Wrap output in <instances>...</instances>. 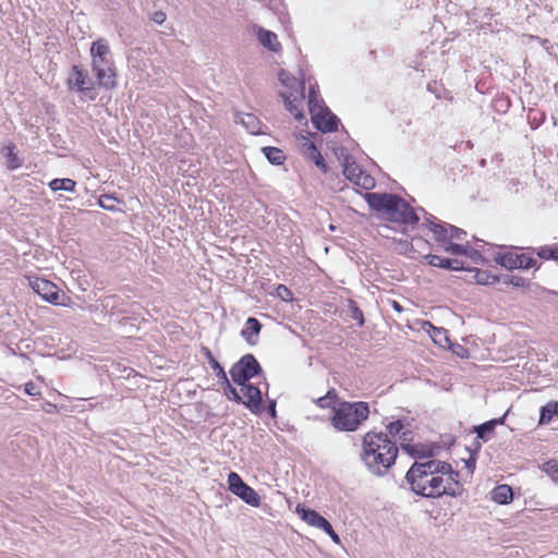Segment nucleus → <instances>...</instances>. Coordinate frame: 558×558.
Listing matches in <instances>:
<instances>
[{
    "label": "nucleus",
    "instance_id": "14",
    "mask_svg": "<svg viewBox=\"0 0 558 558\" xmlns=\"http://www.w3.org/2000/svg\"><path fill=\"white\" fill-rule=\"evenodd\" d=\"M242 391L244 392V396L247 398L246 401L242 399V402H239L240 404H244L252 413L259 414L263 411V395L259 389L254 384L246 383L245 386H241Z\"/></svg>",
    "mask_w": 558,
    "mask_h": 558
},
{
    "label": "nucleus",
    "instance_id": "13",
    "mask_svg": "<svg viewBox=\"0 0 558 558\" xmlns=\"http://www.w3.org/2000/svg\"><path fill=\"white\" fill-rule=\"evenodd\" d=\"M435 217L429 215V217L425 218V223L428 226V229L433 232L435 241L442 246L447 252L451 251L453 253V242L452 235H448L447 225L438 223L435 220Z\"/></svg>",
    "mask_w": 558,
    "mask_h": 558
},
{
    "label": "nucleus",
    "instance_id": "33",
    "mask_svg": "<svg viewBox=\"0 0 558 558\" xmlns=\"http://www.w3.org/2000/svg\"><path fill=\"white\" fill-rule=\"evenodd\" d=\"M470 271L474 272L473 278L475 279L476 283L478 284H494L497 283V275L492 274L489 270H481L477 268L469 269Z\"/></svg>",
    "mask_w": 558,
    "mask_h": 558
},
{
    "label": "nucleus",
    "instance_id": "25",
    "mask_svg": "<svg viewBox=\"0 0 558 558\" xmlns=\"http://www.w3.org/2000/svg\"><path fill=\"white\" fill-rule=\"evenodd\" d=\"M257 37L260 45H263L265 48L269 49L270 51H278L280 45L277 41V35L275 33L259 27Z\"/></svg>",
    "mask_w": 558,
    "mask_h": 558
},
{
    "label": "nucleus",
    "instance_id": "31",
    "mask_svg": "<svg viewBox=\"0 0 558 558\" xmlns=\"http://www.w3.org/2000/svg\"><path fill=\"white\" fill-rule=\"evenodd\" d=\"M481 448H482V442H480L477 440H474L473 444L469 448H466L470 451V457H469V459H462V462L464 463V466L468 470L469 474H472L475 469L476 456H477L478 451L481 450Z\"/></svg>",
    "mask_w": 558,
    "mask_h": 558
},
{
    "label": "nucleus",
    "instance_id": "21",
    "mask_svg": "<svg viewBox=\"0 0 558 558\" xmlns=\"http://www.w3.org/2000/svg\"><path fill=\"white\" fill-rule=\"evenodd\" d=\"M492 499L499 505H508L513 500V490L507 484H500L492 490Z\"/></svg>",
    "mask_w": 558,
    "mask_h": 558
},
{
    "label": "nucleus",
    "instance_id": "2",
    "mask_svg": "<svg viewBox=\"0 0 558 558\" xmlns=\"http://www.w3.org/2000/svg\"><path fill=\"white\" fill-rule=\"evenodd\" d=\"M364 199L372 210L388 221L414 226L420 220L411 205L398 194L369 192L365 193Z\"/></svg>",
    "mask_w": 558,
    "mask_h": 558
},
{
    "label": "nucleus",
    "instance_id": "8",
    "mask_svg": "<svg viewBox=\"0 0 558 558\" xmlns=\"http://www.w3.org/2000/svg\"><path fill=\"white\" fill-rule=\"evenodd\" d=\"M203 351H204V355L207 359L208 364L215 372V375L218 378V383L222 387L226 397L231 401L242 402V397L239 395L238 390L231 385L223 367L215 359L211 351L208 348H204Z\"/></svg>",
    "mask_w": 558,
    "mask_h": 558
},
{
    "label": "nucleus",
    "instance_id": "39",
    "mask_svg": "<svg viewBox=\"0 0 558 558\" xmlns=\"http://www.w3.org/2000/svg\"><path fill=\"white\" fill-rule=\"evenodd\" d=\"M337 397L335 389H330L325 396L319 397L315 400V403L319 408H329L331 401Z\"/></svg>",
    "mask_w": 558,
    "mask_h": 558
},
{
    "label": "nucleus",
    "instance_id": "43",
    "mask_svg": "<svg viewBox=\"0 0 558 558\" xmlns=\"http://www.w3.org/2000/svg\"><path fill=\"white\" fill-rule=\"evenodd\" d=\"M456 356L461 359L472 357L471 349L456 342Z\"/></svg>",
    "mask_w": 558,
    "mask_h": 558
},
{
    "label": "nucleus",
    "instance_id": "23",
    "mask_svg": "<svg viewBox=\"0 0 558 558\" xmlns=\"http://www.w3.org/2000/svg\"><path fill=\"white\" fill-rule=\"evenodd\" d=\"M235 122H240L252 134L259 132L260 122L258 118L253 113H236Z\"/></svg>",
    "mask_w": 558,
    "mask_h": 558
},
{
    "label": "nucleus",
    "instance_id": "15",
    "mask_svg": "<svg viewBox=\"0 0 558 558\" xmlns=\"http://www.w3.org/2000/svg\"><path fill=\"white\" fill-rule=\"evenodd\" d=\"M440 447L435 444H403V451L416 461L429 459L438 454Z\"/></svg>",
    "mask_w": 558,
    "mask_h": 558
},
{
    "label": "nucleus",
    "instance_id": "20",
    "mask_svg": "<svg viewBox=\"0 0 558 558\" xmlns=\"http://www.w3.org/2000/svg\"><path fill=\"white\" fill-rule=\"evenodd\" d=\"M444 494L453 496V493H449L447 490V487L444 485V478L441 476L437 474L432 475L429 480V485L424 497L436 498L440 497Z\"/></svg>",
    "mask_w": 558,
    "mask_h": 558
},
{
    "label": "nucleus",
    "instance_id": "1",
    "mask_svg": "<svg viewBox=\"0 0 558 558\" xmlns=\"http://www.w3.org/2000/svg\"><path fill=\"white\" fill-rule=\"evenodd\" d=\"M361 459L367 470L376 475H385L396 462L399 448L383 432H367L362 439Z\"/></svg>",
    "mask_w": 558,
    "mask_h": 558
},
{
    "label": "nucleus",
    "instance_id": "11",
    "mask_svg": "<svg viewBox=\"0 0 558 558\" xmlns=\"http://www.w3.org/2000/svg\"><path fill=\"white\" fill-rule=\"evenodd\" d=\"M33 290L43 298V300L53 304L60 305L61 294L58 287L49 280L36 278L31 282Z\"/></svg>",
    "mask_w": 558,
    "mask_h": 558
},
{
    "label": "nucleus",
    "instance_id": "58",
    "mask_svg": "<svg viewBox=\"0 0 558 558\" xmlns=\"http://www.w3.org/2000/svg\"><path fill=\"white\" fill-rule=\"evenodd\" d=\"M454 264H456V271L464 269L463 265L462 264L460 265V263L457 258L454 260Z\"/></svg>",
    "mask_w": 558,
    "mask_h": 558
},
{
    "label": "nucleus",
    "instance_id": "48",
    "mask_svg": "<svg viewBox=\"0 0 558 558\" xmlns=\"http://www.w3.org/2000/svg\"><path fill=\"white\" fill-rule=\"evenodd\" d=\"M166 13L162 12V11H156L153 15H151V20L156 23V24H162L165 21H166Z\"/></svg>",
    "mask_w": 558,
    "mask_h": 558
},
{
    "label": "nucleus",
    "instance_id": "36",
    "mask_svg": "<svg viewBox=\"0 0 558 558\" xmlns=\"http://www.w3.org/2000/svg\"><path fill=\"white\" fill-rule=\"evenodd\" d=\"M282 97L284 98V106L286 109L294 116L295 120L299 122L306 121V118L304 113L299 109V107L295 105V100H291L290 97H286L284 94H282Z\"/></svg>",
    "mask_w": 558,
    "mask_h": 558
},
{
    "label": "nucleus",
    "instance_id": "49",
    "mask_svg": "<svg viewBox=\"0 0 558 558\" xmlns=\"http://www.w3.org/2000/svg\"><path fill=\"white\" fill-rule=\"evenodd\" d=\"M440 386L445 390H450L452 384H451V376L450 374L445 375L440 380Z\"/></svg>",
    "mask_w": 558,
    "mask_h": 558
},
{
    "label": "nucleus",
    "instance_id": "30",
    "mask_svg": "<svg viewBox=\"0 0 558 558\" xmlns=\"http://www.w3.org/2000/svg\"><path fill=\"white\" fill-rule=\"evenodd\" d=\"M265 157L271 165L280 166L286 160V155L280 148L266 146L262 148Z\"/></svg>",
    "mask_w": 558,
    "mask_h": 558
},
{
    "label": "nucleus",
    "instance_id": "53",
    "mask_svg": "<svg viewBox=\"0 0 558 558\" xmlns=\"http://www.w3.org/2000/svg\"><path fill=\"white\" fill-rule=\"evenodd\" d=\"M512 275H500L498 276L497 275V279L499 283H502L505 286H511V283L509 282V279H511Z\"/></svg>",
    "mask_w": 558,
    "mask_h": 558
},
{
    "label": "nucleus",
    "instance_id": "52",
    "mask_svg": "<svg viewBox=\"0 0 558 558\" xmlns=\"http://www.w3.org/2000/svg\"><path fill=\"white\" fill-rule=\"evenodd\" d=\"M324 532L330 536V538L333 541V543H336V544H340V537H339V535L333 531V527H332V526H331V531L328 529V530H325Z\"/></svg>",
    "mask_w": 558,
    "mask_h": 558
},
{
    "label": "nucleus",
    "instance_id": "28",
    "mask_svg": "<svg viewBox=\"0 0 558 558\" xmlns=\"http://www.w3.org/2000/svg\"><path fill=\"white\" fill-rule=\"evenodd\" d=\"M14 150H15V144H13V143L5 145L2 149V154L7 160V167L10 170H15V169L22 167V165H23L21 158L17 156V154Z\"/></svg>",
    "mask_w": 558,
    "mask_h": 558
},
{
    "label": "nucleus",
    "instance_id": "42",
    "mask_svg": "<svg viewBox=\"0 0 558 558\" xmlns=\"http://www.w3.org/2000/svg\"><path fill=\"white\" fill-rule=\"evenodd\" d=\"M117 201H118V198H116L111 195L104 194L99 197V205L104 209L116 210V206L112 203L117 202Z\"/></svg>",
    "mask_w": 558,
    "mask_h": 558
},
{
    "label": "nucleus",
    "instance_id": "34",
    "mask_svg": "<svg viewBox=\"0 0 558 558\" xmlns=\"http://www.w3.org/2000/svg\"><path fill=\"white\" fill-rule=\"evenodd\" d=\"M425 258L427 259V262L430 266L439 267V268H444V269H450V270L453 269V259H451V258L441 257V256L435 255V254H428L425 256Z\"/></svg>",
    "mask_w": 558,
    "mask_h": 558
},
{
    "label": "nucleus",
    "instance_id": "47",
    "mask_svg": "<svg viewBox=\"0 0 558 558\" xmlns=\"http://www.w3.org/2000/svg\"><path fill=\"white\" fill-rule=\"evenodd\" d=\"M359 185H361L365 190L372 189L374 186V179L371 175L365 174L363 172V175H362V179H360Z\"/></svg>",
    "mask_w": 558,
    "mask_h": 558
},
{
    "label": "nucleus",
    "instance_id": "18",
    "mask_svg": "<svg viewBox=\"0 0 558 558\" xmlns=\"http://www.w3.org/2000/svg\"><path fill=\"white\" fill-rule=\"evenodd\" d=\"M343 174L354 184H360V179H362L363 170L359 167L351 155H345L342 162Z\"/></svg>",
    "mask_w": 558,
    "mask_h": 558
},
{
    "label": "nucleus",
    "instance_id": "41",
    "mask_svg": "<svg viewBox=\"0 0 558 558\" xmlns=\"http://www.w3.org/2000/svg\"><path fill=\"white\" fill-rule=\"evenodd\" d=\"M323 106H325L324 102L318 104L316 87L310 86V90H308V110H310V112H312V108L313 109L322 108Z\"/></svg>",
    "mask_w": 558,
    "mask_h": 558
},
{
    "label": "nucleus",
    "instance_id": "29",
    "mask_svg": "<svg viewBox=\"0 0 558 558\" xmlns=\"http://www.w3.org/2000/svg\"><path fill=\"white\" fill-rule=\"evenodd\" d=\"M495 432V427H494V423L487 421V422H484L480 425H476L473 427L472 429V433H475L476 434V438L474 440H477L481 442L484 441H488L493 434Z\"/></svg>",
    "mask_w": 558,
    "mask_h": 558
},
{
    "label": "nucleus",
    "instance_id": "9",
    "mask_svg": "<svg viewBox=\"0 0 558 558\" xmlns=\"http://www.w3.org/2000/svg\"><path fill=\"white\" fill-rule=\"evenodd\" d=\"M311 120L313 125L323 133H330L338 130L339 118L330 111L327 106L312 108Z\"/></svg>",
    "mask_w": 558,
    "mask_h": 558
},
{
    "label": "nucleus",
    "instance_id": "35",
    "mask_svg": "<svg viewBox=\"0 0 558 558\" xmlns=\"http://www.w3.org/2000/svg\"><path fill=\"white\" fill-rule=\"evenodd\" d=\"M536 254L543 259L558 260V244L539 246Z\"/></svg>",
    "mask_w": 558,
    "mask_h": 558
},
{
    "label": "nucleus",
    "instance_id": "59",
    "mask_svg": "<svg viewBox=\"0 0 558 558\" xmlns=\"http://www.w3.org/2000/svg\"><path fill=\"white\" fill-rule=\"evenodd\" d=\"M301 88H302V90H304V89H305V84H304V82H302V84H301Z\"/></svg>",
    "mask_w": 558,
    "mask_h": 558
},
{
    "label": "nucleus",
    "instance_id": "26",
    "mask_svg": "<svg viewBox=\"0 0 558 558\" xmlns=\"http://www.w3.org/2000/svg\"><path fill=\"white\" fill-rule=\"evenodd\" d=\"M554 416H558V401H549L541 408L538 425L548 424Z\"/></svg>",
    "mask_w": 558,
    "mask_h": 558
},
{
    "label": "nucleus",
    "instance_id": "50",
    "mask_svg": "<svg viewBox=\"0 0 558 558\" xmlns=\"http://www.w3.org/2000/svg\"><path fill=\"white\" fill-rule=\"evenodd\" d=\"M400 446H401V449L403 450V444H411V440H412V437H411V432L407 430V432H402L401 433V436H400Z\"/></svg>",
    "mask_w": 558,
    "mask_h": 558
},
{
    "label": "nucleus",
    "instance_id": "24",
    "mask_svg": "<svg viewBox=\"0 0 558 558\" xmlns=\"http://www.w3.org/2000/svg\"><path fill=\"white\" fill-rule=\"evenodd\" d=\"M432 330L429 331L430 338L437 345L441 348H448L452 350L453 343L451 342L448 330L444 328H437L430 325Z\"/></svg>",
    "mask_w": 558,
    "mask_h": 558
},
{
    "label": "nucleus",
    "instance_id": "7",
    "mask_svg": "<svg viewBox=\"0 0 558 558\" xmlns=\"http://www.w3.org/2000/svg\"><path fill=\"white\" fill-rule=\"evenodd\" d=\"M228 484L229 490L241 498L245 504L252 507H258L260 505V497L258 494L248 486L238 473H229Z\"/></svg>",
    "mask_w": 558,
    "mask_h": 558
},
{
    "label": "nucleus",
    "instance_id": "6",
    "mask_svg": "<svg viewBox=\"0 0 558 558\" xmlns=\"http://www.w3.org/2000/svg\"><path fill=\"white\" fill-rule=\"evenodd\" d=\"M493 259L508 270L530 269L537 265V260L534 257L526 254H518L512 251L497 252Z\"/></svg>",
    "mask_w": 558,
    "mask_h": 558
},
{
    "label": "nucleus",
    "instance_id": "22",
    "mask_svg": "<svg viewBox=\"0 0 558 558\" xmlns=\"http://www.w3.org/2000/svg\"><path fill=\"white\" fill-rule=\"evenodd\" d=\"M457 255H465V256L470 257V259L474 264H485L486 263L485 258L480 253V251L474 247H471L469 242H466L465 244L456 243V256Z\"/></svg>",
    "mask_w": 558,
    "mask_h": 558
},
{
    "label": "nucleus",
    "instance_id": "4",
    "mask_svg": "<svg viewBox=\"0 0 558 558\" xmlns=\"http://www.w3.org/2000/svg\"><path fill=\"white\" fill-rule=\"evenodd\" d=\"M92 69L96 74L98 85L111 89L116 86V72L111 59L110 47L106 39L99 38L90 46Z\"/></svg>",
    "mask_w": 558,
    "mask_h": 558
},
{
    "label": "nucleus",
    "instance_id": "55",
    "mask_svg": "<svg viewBox=\"0 0 558 558\" xmlns=\"http://www.w3.org/2000/svg\"><path fill=\"white\" fill-rule=\"evenodd\" d=\"M466 235V232L463 229L456 227V240L462 241L463 236Z\"/></svg>",
    "mask_w": 558,
    "mask_h": 558
},
{
    "label": "nucleus",
    "instance_id": "54",
    "mask_svg": "<svg viewBox=\"0 0 558 558\" xmlns=\"http://www.w3.org/2000/svg\"><path fill=\"white\" fill-rule=\"evenodd\" d=\"M507 414L508 411L501 417L489 420V422L494 423V427L496 428V426L504 424Z\"/></svg>",
    "mask_w": 558,
    "mask_h": 558
},
{
    "label": "nucleus",
    "instance_id": "57",
    "mask_svg": "<svg viewBox=\"0 0 558 558\" xmlns=\"http://www.w3.org/2000/svg\"><path fill=\"white\" fill-rule=\"evenodd\" d=\"M286 75H287V73H286V71H284V70H282V71L280 72V74H279V80H280V81H281V83H282V84H284V85H287V82H286Z\"/></svg>",
    "mask_w": 558,
    "mask_h": 558
},
{
    "label": "nucleus",
    "instance_id": "38",
    "mask_svg": "<svg viewBox=\"0 0 558 558\" xmlns=\"http://www.w3.org/2000/svg\"><path fill=\"white\" fill-rule=\"evenodd\" d=\"M543 471L555 482H558V460L551 459L544 463Z\"/></svg>",
    "mask_w": 558,
    "mask_h": 558
},
{
    "label": "nucleus",
    "instance_id": "51",
    "mask_svg": "<svg viewBox=\"0 0 558 558\" xmlns=\"http://www.w3.org/2000/svg\"><path fill=\"white\" fill-rule=\"evenodd\" d=\"M267 412L274 418L277 416L276 401L275 400H269V402L267 404Z\"/></svg>",
    "mask_w": 558,
    "mask_h": 558
},
{
    "label": "nucleus",
    "instance_id": "44",
    "mask_svg": "<svg viewBox=\"0 0 558 558\" xmlns=\"http://www.w3.org/2000/svg\"><path fill=\"white\" fill-rule=\"evenodd\" d=\"M277 292H278V295L283 300V301H290L292 300V292L289 288H287L286 286L283 284H280L277 289Z\"/></svg>",
    "mask_w": 558,
    "mask_h": 558
},
{
    "label": "nucleus",
    "instance_id": "27",
    "mask_svg": "<svg viewBox=\"0 0 558 558\" xmlns=\"http://www.w3.org/2000/svg\"><path fill=\"white\" fill-rule=\"evenodd\" d=\"M304 146L306 147V149L308 151V157L314 161V163L320 170H323V172L326 173L328 171L327 163H326L325 159L323 158L320 151L318 150L317 146L315 145V143L311 142L310 140H306V142L304 143Z\"/></svg>",
    "mask_w": 558,
    "mask_h": 558
},
{
    "label": "nucleus",
    "instance_id": "19",
    "mask_svg": "<svg viewBox=\"0 0 558 558\" xmlns=\"http://www.w3.org/2000/svg\"><path fill=\"white\" fill-rule=\"evenodd\" d=\"M260 322L255 317H248L245 323V328L242 329L241 336L246 340L248 344L256 343V337L262 330Z\"/></svg>",
    "mask_w": 558,
    "mask_h": 558
},
{
    "label": "nucleus",
    "instance_id": "32",
    "mask_svg": "<svg viewBox=\"0 0 558 558\" xmlns=\"http://www.w3.org/2000/svg\"><path fill=\"white\" fill-rule=\"evenodd\" d=\"M49 187L53 191H65V192H75L76 182L72 179H53L49 182Z\"/></svg>",
    "mask_w": 558,
    "mask_h": 558
},
{
    "label": "nucleus",
    "instance_id": "56",
    "mask_svg": "<svg viewBox=\"0 0 558 558\" xmlns=\"http://www.w3.org/2000/svg\"><path fill=\"white\" fill-rule=\"evenodd\" d=\"M391 306L396 312L401 313L403 311V307L397 301H392Z\"/></svg>",
    "mask_w": 558,
    "mask_h": 558
},
{
    "label": "nucleus",
    "instance_id": "46",
    "mask_svg": "<svg viewBox=\"0 0 558 558\" xmlns=\"http://www.w3.org/2000/svg\"><path fill=\"white\" fill-rule=\"evenodd\" d=\"M509 282L514 288H524V287L529 286L527 280L520 276H512L511 279H509Z\"/></svg>",
    "mask_w": 558,
    "mask_h": 558
},
{
    "label": "nucleus",
    "instance_id": "16",
    "mask_svg": "<svg viewBox=\"0 0 558 558\" xmlns=\"http://www.w3.org/2000/svg\"><path fill=\"white\" fill-rule=\"evenodd\" d=\"M296 513L307 524L318 527L323 531L328 530V529L331 531L330 522L326 518H324L322 514H319L316 510L307 508L304 505H298Z\"/></svg>",
    "mask_w": 558,
    "mask_h": 558
},
{
    "label": "nucleus",
    "instance_id": "17",
    "mask_svg": "<svg viewBox=\"0 0 558 558\" xmlns=\"http://www.w3.org/2000/svg\"><path fill=\"white\" fill-rule=\"evenodd\" d=\"M429 475L421 474L420 472H415L413 476L410 477V470L405 474V481L410 485L411 489L422 497L425 496L427 487L429 485Z\"/></svg>",
    "mask_w": 558,
    "mask_h": 558
},
{
    "label": "nucleus",
    "instance_id": "3",
    "mask_svg": "<svg viewBox=\"0 0 558 558\" xmlns=\"http://www.w3.org/2000/svg\"><path fill=\"white\" fill-rule=\"evenodd\" d=\"M332 412L330 423L335 429L354 432L368 418L369 405L364 401H342L337 408H332Z\"/></svg>",
    "mask_w": 558,
    "mask_h": 558
},
{
    "label": "nucleus",
    "instance_id": "37",
    "mask_svg": "<svg viewBox=\"0 0 558 558\" xmlns=\"http://www.w3.org/2000/svg\"><path fill=\"white\" fill-rule=\"evenodd\" d=\"M349 316L357 322V325L362 327L364 325V315L361 308L357 306L356 302L350 301L349 305Z\"/></svg>",
    "mask_w": 558,
    "mask_h": 558
},
{
    "label": "nucleus",
    "instance_id": "12",
    "mask_svg": "<svg viewBox=\"0 0 558 558\" xmlns=\"http://www.w3.org/2000/svg\"><path fill=\"white\" fill-rule=\"evenodd\" d=\"M415 472H420L421 474H427L429 476L436 475L438 473L447 474L451 473V464L447 462H440L437 460H427L425 462L415 461L410 468V477L415 474Z\"/></svg>",
    "mask_w": 558,
    "mask_h": 558
},
{
    "label": "nucleus",
    "instance_id": "10",
    "mask_svg": "<svg viewBox=\"0 0 558 558\" xmlns=\"http://www.w3.org/2000/svg\"><path fill=\"white\" fill-rule=\"evenodd\" d=\"M68 86L70 89H75L85 94L90 99L95 98L93 95H90V93L94 90V83L88 77L87 71L80 65L72 66L71 75L68 78Z\"/></svg>",
    "mask_w": 558,
    "mask_h": 558
},
{
    "label": "nucleus",
    "instance_id": "45",
    "mask_svg": "<svg viewBox=\"0 0 558 558\" xmlns=\"http://www.w3.org/2000/svg\"><path fill=\"white\" fill-rule=\"evenodd\" d=\"M24 391L27 395L33 396V397L40 396V390H39L38 386L33 381L25 384Z\"/></svg>",
    "mask_w": 558,
    "mask_h": 558
},
{
    "label": "nucleus",
    "instance_id": "5",
    "mask_svg": "<svg viewBox=\"0 0 558 558\" xmlns=\"http://www.w3.org/2000/svg\"><path fill=\"white\" fill-rule=\"evenodd\" d=\"M262 374L260 364L251 353L243 355L230 369L232 380L239 386H245L253 377Z\"/></svg>",
    "mask_w": 558,
    "mask_h": 558
},
{
    "label": "nucleus",
    "instance_id": "40",
    "mask_svg": "<svg viewBox=\"0 0 558 558\" xmlns=\"http://www.w3.org/2000/svg\"><path fill=\"white\" fill-rule=\"evenodd\" d=\"M403 423L402 421L400 420H397V421H393V422H390L387 426H386V429H387V436H391V437H395L397 436L398 434H400L403 429Z\"/></svg>",
    "mask_w": 558,
    "mask_h": 558
}]
</instances>
